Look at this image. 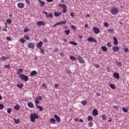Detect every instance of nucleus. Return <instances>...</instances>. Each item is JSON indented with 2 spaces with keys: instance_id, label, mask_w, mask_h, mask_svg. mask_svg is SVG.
Returning a JSON list of instances; mask_svg holds the SVG:
<instances>
[{
  "instance_id": "obj_40",
  "label": "nucleus",
  "mask_w": 129,
  "mask_h": 129,
  "mask_svg": "<svg viewBox=\"0 0 129 129\" xmlns=\"http://www.w3.org/2000/svg\"><path fill=\"white\" fill-rule=\"evenodd\" d=\"M4 67L6 68H9L10 67V66L9 64H8V65H5L4 66Z\"/></svg>"
},
{
  "instance_id": "obj_46",
  "label": "nucleus",
  "mask_w": 129,
  "mask_h": 129,
  "mask_svg": "<svg viewBox=\"0 0 129 129\" xmlns=\"http://www.w3.org/2000/svg\"><path fill=\"white\" fill-rule=\"evenodd\" d=\"M122 110L123 111L125 112H127V109L126 108H125L124 107L122 108Z\"/></svg>"
},
{
  "instance_id": "obj_14",
  "label": "nucleus",
  "mask_w": 129,
  "mask_h": 129,
  "mask_svg": "<svg viewBox=\"0 0 129 129\" xmlns=\"http://www.w3.org/2000/svg\"><path fill=\"white\" fill-rule=\"evenodd\" d=\"M113 75L115 78L117 79H119V74L117 73H113Z\"/></svg>"
},
{
  "instance_id": "obj_35",
  "label": "nucleus",
  "mask_w": 129,
  "mask_h": 129,
  "mask_svg": "<svg viewBox=\"0 0 129 129\" xmlns=\"http://www.w3.org/2000/svg\"><path fill=\"white\" fill-rule=\"evenodd\" d=\"M1 60H5L8 59V58L6 57H5L4 56H2V58H1Z\"/></svg>"
},
{
  "instance_id": "obj_61",
  "label": "nucleus",
  "mask_w": 129,
  "mask_h": 129,
  "mask_svg": "<svg viewBox=\"0 0 129 129\" xmlns=\"http://www.w3.org/2000/svg\"><path fill=\"white\" fill-rule=\"evenodd\" d=\"M43 13H44L45 15L46 16H47H47L48 15V14H47V13L46 12H45V11H44L43 12Z\"/></svg>"
},
{
  "instance_id": "obj_9",
  "label": "nucleus",
  "mask_w": 129,
  "mask_h": 129,
  "mask_svg": "<svg viewBox=\"0 0 129 129\" xmlns=\"http://www.w3.org/2000/svg\"><path fill=\"white\" fill-rule=\"evenodd\" d=\"M62 7L63 8V12L65 13L67 12V10L66 9L67 6L65 5L64 4H62Z\"/></svg>"
},
{
  "instance_id": "obj_45",
  "label": "nucleus",
  "mask_w": 129,
  "mask_h": 129,
  "mask_svg": "<svg viewBox=\"0 0 129 129\" xmlns=\"http://www.w3.org/2000/svg\"><path fill=\"white\" fill-rule=\"evenodd\" d=\"M81 103L83 105H86L87 103L86 101H83L81 102Z\"/></svg>"
},
{
  "instance_id": "obj_28",
  "label": "nucleus",
  "mask_w": 129,
  "mask_h": 129,
  "mask_svg": "<svg viewBox=\"0 0 129 129\" xmlns=\"http://www.w3.org/2000/svg\"><path fill=\"white\" fill-rule=\"evenodd\" d=\"M110 87L112 89H114L115 88V87L114 85L112 84H110Z\"/></svg>"
},
{
  "instance_id": "obj_13",
  "label": "nucleus",
  "mask_w": 129,
  "mask_h": 129,
  "mask_svg": "<svg viewBox=\"0 0 129 129\" xmlns=\"http://www.w3.org/2000/svg\"><path fill=\"white\" fill-rule=\"evenodd\" d=\"M112 49L114 51L117 52L119 50V48L117 46H114L113 47Z\"/></svg>"
},
{
  "instance_id": "obj_31",
  "label": "nucleus",
  "mask_w": 129,
  "mask_h": 129,
  "mask_svg": "<svg viewBox=\"0 0 129 129\" xmlns=\"http://www.w3.org/2000/svg\"><path fill=\"white\" fill-rule=\"evenodd\" d=\"M39 102V101L37 100V98L35 99V103L36 104V105L37 106V104H38Z\"/></svg>"
},
{
  "instance_id": "obj_55",
  "label": "nucleus",
  "mask_w": 129,
  "mask_h": 129,
  "mask_svg": "<svg viewBox=\"0 0 129 129\" xmlns=\"http://www.w3.org/2000/svg\"><path fill=\"white\" fill-rule=\"evenodd\" d=\"M42 87H45V89H46V88H47V87L46 85L44 83H43L42 85Z\"/></svg>"
},
{
  "instance_id": "obj_48",
  "label": "nucleus",
  "mask_w": 129,
  "mask_h": 129,
  "mask_svg": "<svg viewBox=\"0 0 129 129\" xmlns=\"http://www.w3.org/2000/svg\"><path fill=\"white\" fill-rule=\"evenodd\" d=\"M71 27L74 30H75L76 28V27L74 25H71Z\"/></svg>"
},
{
  "instance_id": "obj_12",
  "label": "nucleus",
  "mask_w": 129,
  "mask_h": 129,
  "mask_svg": "<svg viewBox=\"0 0 129 129\" xmlns=\"http://www.w3.org/2000/svg\"><path fill=\"white\" fill-rule=\"evenodd\" d=\"M88 40L89 42H94L95 43L97 42V41L94 39L92 37H89L88 39Z\"/></svg>"
},
{
  "instance_id": "obj_57",
  "label": "nucleus",
  "mask_w": 129,
  "mask_h": 129,
  "mask_svg": "<svg viewBox=\"0 0 129 129\" xmlns=\"http://www.w3.org/2000/svg\"><path fill=\"white\" fill-rule=\"evenodd\" d=\"M124 52H127L128 51V49L127 48H125L124 49Z\"/></svg>"
},
{
  "instance_id": "obj_58",
  "label": "nucleus",
  "mask_w": 129,
  "mask_h": 129,
  "mask_svg": "<svg viewBox=\"0 0 129 129\" xmlns=\"http://www.w3.org/2000/svg\"><path fill=\"white\" fill-rule=\"evenodd\" d=\"M67 74H70L71 73V72L70 70H67Z\"/></svg>"
},
{
  "instance_id": "obj_5",
  "label": "nucleus",
  "mask_w": 129,
  "mask_h": 129,
  "mask_svg": "<svg viewBox=\"0 0 129 129\" xmlns=\"http://www.w3.org/2000/svg\"><path fill=\"white\" fill-rule=\"evenodd\" d=\"M77 59L79 62L81 63H84L85 62L84 60L80 56H79L77 57Z\"/></svg>"
},
{
  "instance_id": "obj_26",
  "label": "nucleus",
  "mask_w": 129,
  "mask_h": 129,
  "mask_svg": "<svg viewBox=\"0 0 129 129\" xmlns=\"http://www.w3.org/2000/svg\"><path fill=\"white\" fill-rule=\"evenodd\" d=\"M69 43H70L71 44H73L74 45H77V43L76 42H75L74 41H69Z\"/></svg>"
},
{
  "instance_id": "obj_6",
  "label": "nucleus",
  "mask_w": 129,
  "mask_h": 129,
  "mask_svg": "<svg viewBox=\"0 0 129 129\" xmlns=\"http://www.w3.org/2000/svg\"><path fill=\"white\" fill-rule=\"evenodd\" d=\"M35 45L33 43H30L27 45V47L28 48L34 49Z\"/></svg>"
},
{
  "instance_id": "obj_59",
  "label": "nucleus",
  "mask_w": 129,
  "mask_h": 129,
  "mask_svg": "<svg viewBox=\"0 0 129 129\" xmlns=\"http://www.w3.org/2000/svg\"><path fill=\"white\" fill-rule=\"evenodd\" d=\"M70 15L73 17H74V13H71L70 14Z\"/></svg>"
},
{
  "instance_id": "obj_41",
  "label": "nucleus",
  "mask_w": 129,
  "mask_h": 129,
  "mask_svg": "<svg viewBox=\"0 0 129 129\" xmlns=\"http://www.w3.org/2000/svg\"><path fill=\"white\" fill-rule=\"evenodd\" d=\"M11 108H8L7 110V112L9 113H11Z\"/></svg>"
},
{
  "instance_id": "obj_11",
  "label": "nucleus",
  "mask_w": 129,
  "mask_h": 129,
  "mask_svg": "<svg viewBox=\"0 0 129 129\" xmlns=\"http://www.w3.org/2000/svg\"><path fill=\"white\" fill-rule=\"evenodd\" d=\"M92 114L94 116H96L98 115V111L96 109H94L93 110Z\"/></svg>"
},
{
  "instance_id": "obj_7",
  "label": "nucleus",
  "mask_w": 129,
  "mask_h": 129,
  "mask_svg": "<svg viewBox=\"0 0 129 129\" xmlns=\"http://www.w3.org/2000/svg\"><path fill=\"white\" fill-rule=\"evenodd\" d=\"M18 6L20 8H22L24 7V4L23 3H20L17 4Z\"/></svg>"
},
{
  "instance_id": "obj_60",
  "label": "nucleus",
  "mask_w": 129,
  "mask_h": 129,
  "mask_svg": "<svg viewBox=\"0 0 129 129\" xmlns=\"http://www.w3.org/2000/svg\"><path fill=\"white\" fill-rule=\"evenodd\" d=\"M41 50V53H42V54H43L44 53V51L43 49L41 48L40 49Z\"/></svg>"
},
{
  "instance_id": "obj_10",
  "label": "nucleus",
  "mask_w": 129,
  "mask_h": 129,
  "mask_svg": "<svg viewBox=\"0 0 129 129\" xmlns=\"http://www.w3.org/2000/svg\"><path fill=\"white\" fill-rule=\"evenodd\" d=\"M37 74V72L35 71H31L30 73V76H34Z\"/></svg>"
},
{
  "instance_id": "obj_33",
  "label": "nucleus",
  "mask_w": 129,
  "mask_h": 129,
  "mask_svg": "<svg viewBox=\"0 0 129 129\" xmlns=\"http://www.w3.org/2000/svg\"><path fill=\"white\" fill-rule=\"evenodd\" d=\"M24 37L27 40H29L30 38L28 36V35H25L24 36Z\"/></svg>"
},
{
  "instance_id": "obj_17",
  "label": "nucleus",
  "mask_w": 129,
  "mask_h": 129,
  "mask_svg": "<svg viewBox=\"0 0 129 129\" xmlns=\"http://www.w3.org/2000/svg\"><path fill=\"white\" fill-rule=\"evenodd\" d=\"M43 42L42 41H41L38 43L37 44V47L38 48H40L42 46V45L43 44Z\"/></svg>"
},
{
  "instance_id": "obj_1",
  "label": "nucleus",
  "mask_w": 129,
  "mask_h": 129,
  "mask_svg": "<svg viewBox=\"0 0 129 129\" xmlns=\"http://www.w3.org/2000/svg\"><path fill=\"white\" fill-rule=\"evenodd\" d=\"M30 117L31 121L32 122H34L35 119L38 118L39 116L37 114L34 113L30 114Z\"/></svg>"
},
{
  "instance_id": "obj_39",
  "label": "nucleus",
  "mask_w": 129,
  "mask_h": 129,
  "mask_svg": "<svg viewBox=\"0 0 129 129\" xmlns=\"http://www.w3.org/2000/svg\"><path fill=\"white\" fill-rule=\"evenodd\" d=\"M53 15L51 13H49V14L48 15L47 17H50V18H52L53 17Z\"/></svg>"
},
{
  "instance_id": "obj_54",
  "label": "nucleus",
  "mask_w": 129,
  "mask_h": 129,
  "mask_svg": "<svg viewBox=\"0 0 129 129\" xmlns=\"http://www.w3.org/2000/svg\"><path fill=\"white\" fill-rule=\"evenodd\" d=\"M94 66L97 68H98L99 67V65L98 64H94Z\"/></svg>"
},
{
  "instance_id": "obj_18",
  "label": "nucleus",
  "mask_w": 129,
  "mask_h": 129,
  "mask_svg": "<svg viewBox=\"0 0 129 129\" xmlns=\"http://www.w3.org/2000/svg\"><path fill=\"white\" fill-rule=\"evenodd\" d=\"M114 41V45H116L118 44V41L116 37H114L113 38Z\"/></svg>"
},
{
  "instance_id": "obj_42",
  "label": "nucleus",
  "mask_w": 129,
  "mask_h": 129,
  "mask_svg": "<svg viewBox=\"0 0 129 129\" xmlns=\"http://www.w3.org/2000/svg\"><path fill=\"white\" fill-rule=\"evenodd\" d=\"M4 107V105L2 104H0V109L2 110Z\"/></svg>"
},
{
  "instance_id": "obj_25",
  "label": "nucleus",
  "mask_w": 129,
  "mask_h": 129,
  "mask_svg": "<svg viewBox=\"0 0 129 129\" xmlns=\"http://www.w3.org/2000/svg\"><path fill=\"white\" fill-rule=\"evenodd\" d=\"M13 119L15 123L16 124L18 123L20 121L18 119L17 120L16 118H14Z\"/></svg>"
},
{
  "instance_id": "obj_63",
  "label": "nucleus",
  "mask_w": 129,
  "mask_h": 129,
  "mask_svg": "<svg viewBox=\"0 0 129 129\" xmlns=\"http://www.w3.org/2000/svg\"><path fill=\"white\" fill-rule=\"evenodd\" d=\"M55 24L56 25H57L59 24H60V22H59L57 23H56Z\"/></svg>"
},
{
  "instance_id": "obj_38",
  "label": "nucleus",
  "mask_w": 129,
  "mask_h": 129,
  "mask_svg": "<svg viewBox=\"0 0 129 129\" xmlns=\"http://www.w3.org/2000/svg\"><path fill=\"white\" fill-rule=\"evenodd\" d=\"M23 72V70L22 69H19L17 72L18 74H19L20 73H22Z\"/></svg>"
},
{
  "instance_id": "obj_64",
  "label": "nucleus",
  "mask_w": 129,
  "mask_h": 129,
  "mask_svg": "<svg viewBox=\"0 0 129 129\" xmlns=\"http://www.w3.org/2000/svg\"><path fill=\"white\" fill-rule=\"evenodd\" d=\"M43 41L44 42H47V40L45 38L44 39Z\"/></svg>"
},
{
  "instance_id": "obj_4",
  "label": "nucleus",
  "mask_w": 129,
  "mask_h": 129,
  "mask_svg": "<svg viewBox=\"0 0 129 129\" xmlns=\"http://www.w3.org/2000/svg\"><path fill=\"white\" fill-rule=\"evenodd\" d=\"M93 30L95 34H98L100 31L99 29L95 27H93Z\"/></svg>"
},
{
  "instance_id": "obj_32",
  "label": "nucleus",
  "mask_w": 129,
  "mask_h": 129,
  "mask_svg": "<svg viewBox=\"0 0 129 129\" xmlns=\"http://www.w3.org/2000/svg\"><path fill=\"white\" fill-rule=\"evenodd\" d=\"M6 22L9 24H10L12 23V21L11 19H8L6 20Z\"/></svg>"
},
{
  "instance_id": "obj_15",
  "label": "nucleus",
  "mask_w": 129,
  "mask_h": 129,
  "mask_svg": "<svg viewBox=\"0 0 129 129\" xmlns=\"http://www.w3.org/2000/svg\"><path fill=\"white\" fill-rule=\"evenodd\" d=\"M27 105L30 108H33L34 107V105L31 102H29L27 103Z\"/></svg>"
},
{
  "instance_id": "obj_29",
  "label": "nucleus",
  "mask_w": 129,
  "mask_h": 129,
  "mask_svg": "<svg viewBox=\"0 0 129 129\" xmlns=\"http://www.w3.org/2000/svg\"><path fill=\"white\" fill-rule=\"evenodd\" d=\"M107 30L109 31L110 33H113L114 32V30L113 29H108Z\"/></svg>"
},
{
  "instance_id": "obj_37",
  "label": "nucleus",
  "mask_w": 129,
  "mask_h": 129,
  "mask_svg": "<svg viewBox=\"0 0 129 129\" xmlns=\"http://www.w3.org/2000/svg\"><path fill=\"white\" fill-rule=\"evenodd\" d=\"M29 30L27 28H25L23 30L24 31V33H26L29 31Z\"/></svg>"
},
{
  "instance_id": "obj_19",
  "label": "nucleus",
  "mask_w": 129,
  "mask_h": 129,
  "mask_svg": "<svg viewBox=\"0 0 129 129\" xmlns=\"http://www.w3.org/2000/svg\"><path fill=\"white\" fill-rule=\"evenodd\" d=\"M20 106L18 104H16L14 107V109L16 110H18L20 108Z\"/></svg>"
},
{
  "instance_id": "obj_20",
  "label": "nucleus",
  "mask_w": 129,
  "mask_h": 129,
  "mask_svg": "<svg viewBox=\"0 0 129 129\" xmlns=\"http://www.w3.org/2000/svg\"><path fill=\"white\" fill-rule=\"evenodd\" d=\"M102 50L104 52H106L107 51V49L106 47L105 46H103L101 47Z\"/></svg>"
},
{
  "instance_id": "obj_27",
  "label": "nucleus",
  "mask_w": 129,
  "mask_h": 129,
  "mask_svg": "<svg viewBox=\"0 0 129 129\" xmlns=\"http://www.w3.org/2000/svg\"><path fill=\"white\" fill-rule=\"evenodd\" d=\"M64 32L67 35H69V34L70 33V30H69L68 29L67 30H65L64 31Z\"/></svg>"
},
{
  "instance_id": "obj_21",
  "label": "nucleus",
  "mask_w": 129,
  "mask_h": 129,
  "mask_svg": "<svg viewBox=\"0 0 129 129\" xmlns=\"http://www.w3.org/2000/svg\"><path fill=\"white\" fill-rule=\"evenodd\" d=\"M61 13H58L55 12L54 13V15L56 17H58L61 14Z\"/></svg>"
},
{
  "instance_id": "obj_3",
  "label": "nucleus",
  "mask_w": 129,
  "mask_h": 129,
  "mask_svg": "<svg viewBox=\"0 0 129 129\" xmlns=\"http://www.w3.org/2000/svg\"><path fill=\"white\" fill-rule=\"evenodd\" d=\"M19 77L21 79L25 81H27L28 79V77L27 76L23 74H20L19 75Z\"/></svg>"
},
{
  "instance_id": "obj_16",
  "label": "nucleus",
  "mask_w": 129,
  "mask_h": 129,
  "mask_svg": "<svg viewBox=\"0 0 129 129\" xmlns=\"http://www.w3.org/2000/svg\"><path fill=\"white\" fill-rule=\"evenodd\" d=\"M54 117L56 119V121L59 122L60 121V119L59 117L58 116L56 115L55 114L54 115Z\"/></svg>"
},
{
  "instance_id": "obj_30",
  "label": "nucleus",
  "mask_w": 129,
  "mask_h": 129,
  "mask_svg": "<svg viewBox=\"0 0 129 129\" xmlns=\"http://www.w3.org/2000/svg\"><path fill=\"white\" fill-rule=\"evenodd\" d=\"M87 119L88 121H91L92 119V117L91 116H89L88 117Z\"/></svg>"
},
{
  "instance_id": "obj_52",
  "label": "nucleus",
  "mask_w": 129,
  "mask_h": 129,
  "mask_svg": "<svg viewBox=\"0 0 129 129\" xmlns=\"http://www.w3.org/2000/svg\"><path fill=\"white\" fill-rule=\"evenodd\" d=\"M107 46L109 47H110L111 46V45L110 42H108L107 44Z\"/></svg>"
},
{
  "instance_id": "obj_2",
  "label": "nucleus",
  "mask_w": 129,
  "mask_h": 129,
  "mask_svg": "<svg viewBox=\"0 0 129 129\" xmlns=\"http://www.w3.org/2000/svg\"><path fill=\"white\" fill-rule=\"evenodd\" d=\"M118 12V10L117 8L115 7L112 8L110 10V12L111 13L114 15H116Z\"/></svg>"
},
{
  "instance_id": "obj_47",
  "label": "nucleus",
  "mask_w": 129,
  "mask_h": 129,
  "mask_svg": "<svg viewBox=\"0 0 129 129\" xmlns=\"http://www.w3.org/2000/svg\"><path fill=\"white\" fill-rule=\"evenodd\" d=\"M116 62L118 65L119 66H121V64L120 62L117 61H116Z\"/></svg>"
},
{
  "instance_id": "obj_23",
  "label": "nucleus",
  "mask_w": 129,
  "mask_h": 129,
  "mask_svg": "<svg viewBox=\"0 0 129 129\" xmlns=\"http://www.w3.org/2000/svg\"><path fill=\"white\" fill-rule=\"evenodd\" d=\"M50 121L52 123L54 124L55 122V120L53 118H51L50 119Z\"/></svg>"
},
{
  "instance_id": "obj_24",
  "label": "nucleus",
  "mask_w": 129,
  "mask_h": 129,
  "mask_svg": "<svg viewBox=\"0 0 129 129\" xmlns=\"http://www.w3.org/2000/svg\"><path fill=\"white\" fill-rule=\"evenodd\" d=\"M39 2L41 4L40 6L41 7H42L44 5L45 3L44 2H42L40 0H38Z\"/></svg>"
},
{
  "instance_id": "obj_44",
  "label": "nucleus",
  "mask_w": 129,
  "mask_h": 129,
  "mask_svg": "<svg viewBox=\"0 0 129 129\" xmlns=\"http://www.w3.org/2000/svg\"><path fill=\"white\" fill-rule=\"evenodd\" d=\"M37 107L38 108H40V111H42L43 110V108L40 106H37Z\"/></svg>"
},
{
  "instance_id": "obj_51",
  "label": "nucleus",
  "mask_w": 129,
  "mask_h": 129,
  "mask_svg": "<svg viewBox=\"0 0 129 129\" xmlns=\"http://www.w3.org/2000/svg\"><path fill=\"white\" fill-rule=\"evenodd\" d=\"M104 25L105 26H109V24L107 22H105L104 23Z\"/></svg>"
},
{
  "instance_id": "obj_34",
  "label": "nucleus",
  "mask_w": 129,
  "mask_h": 129,
  "mask_svg": "<svg viewBox=\"0 0 129 129\" xmlns=\"http://www.w3.org/2000/svg\"><path fill=\"white\" fill-rule=\"evenodd\" d=\"M17 86L20 88H21V87L23 86V84H21L20 85H19V84H17Z\"/></svg>"
},
{
  "instance_id": "obj_50",
  "label": "nucleus",
  "mask_w": 129,
  "mask_h": 129,
  "mask_svg": "<svg viewBox=\"0 0 129 129\" xmlns=\"http://www.w3.org/2000/svg\"><path fill=\"white\" fill-rule=\"evenodd\" d=\"M93 125V122H90L88 124V126L90 127H91Z\"/></svg>"
},
{
  "instance_id": "obj_53",
  "label": "nucleus",
  "mask_w": 129,
  "mask_h": 129,
  "mask_svg": "<svg viewBox=\"0 0 129 129\" xmlns=\"http://www.w3.org/2000/svg\"><path fill=\"white\" fill-rule=\"evenodd\" d=\"M59 86V85L58 84H55L54 85V87L56 89H58V87Z\"/></svg>"
},
{
  "instance_id": "obj_22",
  "label": "nucleus",
  "mask_w": 129,
  "mask_h": 129,
  "mask_svg": "<svg viewBox=\"0 0 129 129\" xmlns=\"http://www.w3.org/2000/svg\"><path fill=\"white\" fill-rule=\"evenodd\" d=\"M70 59H71L73 61L76 60H77V58H76L72 56H70Z\"/></svg>"
},
{
  "instance_id": "obj_8",
  "label": "nucleus",
  "mask_w": 129,
  "mask_h": 129,
  "mask_svg": "<svg viewBox=\"0 0 129 129\" xmlns=\"http://www.w3.org/2000/svg\"><path fill=\"white\" fill-rule=\"evenodd\" d=\"M45 24V23L43 21H39L37 23V25L39 26L41 25H44Z\"/></svg>"
},
{
  "instance_id": "obj_36",
  "label": "nucleus",
  "mask_w": 129,
  "mask_h": 129,
  "mask_svg": "<svg viewBox=\"0 0 129 129\" xmlns=\"http://www.w3.org/2000/svg\"><path fill=\"white\" fill-rule=\"evenodd\" d=\"M25 41L26 40L24 38L21 39L20 40V42L22 43H24Z\"/></svg>"
},
{
  "instance_id": "obj_56",
  "label": "nucleus",
  "mask_w": 129,
  "mask_h": 129,
  "mask_svg": "<svg viewBox=\"0 0 129 129\" xmlns=\"http://www.w3.org/2000/svg\"><path fill=\"white\" fill-rule=\"evenodd\" d=\"M37 100H42V97L41 96H39L38 97V98H37Z\"/></svg>"
},
{
  "instance_id": "obj_62",
  "label": "nucleus",
  "mask_w": 129,
  "mask_h": 129,
  "mask_svg": "<svg viewBox=\"0 0 129 129\" xmlns=\"http://www.w3.org/2000/svg\"><path fill=\"white\" fill-rule=\"evenodd\" d=\"M58 50V48H56L54 50V52H57V51Z\"/></svg>"
},
{
  "instance_id": "obj_43",
  "label": "nucleus",
  "mask_w": 129,
  "mask_h": 129,
  "mask_svg": "<svg viewBox=\"0 0 129 129\" xmlns=\"http://www.w3.org/2000/svg\"><path fill=\"white\" fill-rule=\"evenodd\" d=\"M102 117L103 119V120H105L106 119V116L104 115H102Z\"/></svg>"
},
{
  "instance_id": "obj_49",
  "label": "nucleus",
  "mask_w": 129,
  "mask_h": 129,
  "mask_svg": "<svg viewBox=\"0 0 129 129\" xmlns=\"http://www.w3.org/2000/svg\"><path fill=\"white\" fill-rule=\"evenodd\" d=\"M60 22V24H65L66 22V20H64Z\"/></svg>"
}]
</instances>
